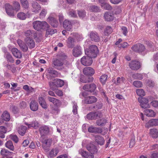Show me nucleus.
I'll use <instances>...</instances> for the list:
<instances>
[{
    "label": "nucleus",
    "instance_id": "obj_1",
    "mask_svg": "<svg viewBox=\"0 0 158 158\" xmlns=\"http://www.w3.org/2000/svg\"><path fill=\"white\" fill-rule=\"evenodd\" d=\"M66 58L67 56L64 53L61 54L58 56V58L53 60L52 66L58 70H62L64 68L63 66L64 64V61Z\"/></svg>",
    "mask_w": 158,
    "mask_h": 158
},
{
    "label": "nucleus",
    "instance_id": "obj_2",
    "mask_svg": "<svg viewBox=\"0 0 158 158\" xmlns=\"http://www.w3.org/2000/svg\"><path fill=\"white\" fill-rule=\"evenodd\" d=\"M98 49L95 45H91L89 48L85 50V53L86 55L92 58H95L98 52Z\"/></svg>",
    "mask_w": 158,
    "mask_h": 158
},
{
    "label": "nucleus",
    "instance_id": "obj_3",
    "mask_svg": "<svg viewBox=\"0 0 158 158\" xmlns=\"http://www.w3.org/2000/svg\"><path fill=\"white\" fill-rule=\"evenodd\" d=\"M32 24L34 28L38 31L41 29H45L49 27L48 24L45 21H36L33 22Z\"/></svg>",
    "mask_w": 158,
    "mask_h": 158
},
{
    "label": "nucleus",
    "instance_id": "obj_4",
    "mask_svg": "<svg viewBox=\"0 0 158 158\" xmlns=\"http://www.w3.org/2000/svg\"><path fill=\"white\" fill-rule=\"evenodd\" d=\"M102 114L100 111L96 112H92L88 114L87 118L90 120H95L98 118H101L102 117Z\"/></svg>",
    "mask_w": 158,
    "mask_h": 158
},
{
    "label": "nucleus",
    "instance_id": "obj_5",
    "mask_svg": "<svg viewBox=\"0 0 158 158\" xmlns=\"http://www.w3.org/2000/svg\"><path fill=\"white\" fill-rule=\"evenodd\" d=\"M133 51L139 53H142L145 50L144 46L141 44H137L134 45L131 47Z\"/></svg>",
    "mask_w": 158,
    "mask_h": 158
},
{
    "label": "nucleus",
    "instance_id": "obj_6",
    "mask_svg": "<svg viewBox=\"0 0 158 158\" xmlns=\"http://www.w3.org/2000/svg\"><path fill=\"white\" fill-rule=\"evenodd\" d=\"M88 131L90 133L95 134H100L102 135H105L106 133V132L102 133V128L92 126L89 127L88 128Z\"/></svg>",
    "mask_w": 158,
    "mask_h": 158
},
{
    "label": "nucleus",
    "instance_id": "obj_7",
    "mask_svg": "<svg viewBox=\"0 0 158 158\" xmlns=\"http://www.w3.org/2000/svg\"><path fill=\"white\" fill-rule=\"evenodd\" d=\"M92 62V58L88 56H84L81 59V64L85 66H88L91 65Z\"/></svg>",
    "mask_w": 158,
    "mask_h": 158
},
{
    "label": "nucleus",
    "instance_id": "obj_8",
    "mask_svg": "<svg viewBox=\"0 0 158 158\" xmlns=\"http://www.w3.org/2000/svg\"><path fill=\"white\" fill-rule=\"evenodd\" d=\"M138 101L140 103V105L142 108L145 109L150 107L149 104L148 103V100L147 99L139 97L138 98Z\"/></svg>",
    "mask_w": 158,
    "mask_h": 158
},
{
    "label": "nucleus",
    "instance_id": "obj_9",
    "mask_svg": "<svg viewBox=\"0 0 158 158\" xmlns=\"http://www.w3.org/2000/svg\"><path fill=\"white\" fill-rule=\"evenodd\" d=\"M129 66L131 69L137 70L140 68L141 65L139 62L136 60H133L129 63Z\"/></svg>",
    "mask_w": 158,
    "mask_h": 158
},
{
    "label": "nucleus",
    "instance_id": "obj_10",
    "mask_svg": "<svg viewBox=\"0 0 158 158\" xmlns=\"http://www.w3.org/2000/svg\"><path fill=\"white\" fill-rule=\"evenodd\" d=\"M79 153L80 154L82 157L85 158H94V155L93 153L88 152L82 149L79 150Z\"/></svg>",
    "mask_w": 158,
    "mask_h": 158
},
{
    "label": "nucleus",
    "instance_id": "obj_11",
    "mask_svg": "<svg viewBox=\"0 0 158 158\" xmlns=\"http://www.w3.org/2000/svg\"><path fill=\"white\" fill-rule=\"evenodd\" d=\"M89 37L91 41L95 42H98L100 40V37L98 34L96 32L92 31L90 32L89 34Z\"/></svg>",
    "mask_w": 158,
    "mask_h": 158
},
{
    "label": "nucleus",
    "instance_id": "obj_12",
    "mask_svg": "<svg viewBox=\"0 0 158 158\" xmlns=\"http://www.w3.org/2000/svg\"><path fill=\"white\" fill-rule=\"evenodd\" d=\"M96 85L94 83L84 85L83 89L84 90L89 91L90 92H94L96 89Z\"/></svg>",
    "mask_w": 158,
    "mask_h": 158
},
{
    "label": "nucleus",
    "instance_id": "obj_13",
    "mask_svg": "<svg viewBox=\"0 0 158 158\" xmlns=\"http://www.w3.org/2000/svg\"><path fill=\"white\" fill-rule=\"evenodd\" d=\"M5 8L7 14L9 16L14 15V10L12 6L9 3H7L5 5Z\"/></svg>",
    "mask_w": 158,
    "mask_h": 158
},
{
    "label": "nucleus",
    "instance_id": "obj_14",
    "mask_svg": "<svg viewBox=\"0 0 158 158\" xmlns=\"http://www.w3.org/2000/svg\"><path fill=\"white\" fill-rule=\"evenodd\" d=\"M83 72L85 75L90 76L93 75L95 73L94 70L90 67H86L84 68Z\"/></svg>",
    "mask_w": 158,
    "mask_h": 158
},
{
    "label": "nucleus",
    "instance_id": "obj_15",
    "mask_svg": "<svg viewBox=\"0 0 158 158\" xmlns=\"http://www.w3.org/2000/svg\"><path fill=\"white\" fill-rule=\"evenodd\" d=\"M39 131L41 136H45L48 134L49 131V129L47 126H43L40 127Z\"/></svg>",
    "mask_w": 158,
    "mask_h": 158
},
{
    "label": "nucleus",
    "instance_id": "obj_16",
    "mask_svg": "<svg viewBox=\"0 0 158 158\" xmlns=\"http://www.w3.org/2000/svg\"><path fill=\"white\" fill-rule=\"evenodd\" d=\"M52 140L51 139H45L42 142V147L46 152L48 151L49 148L52 143Z\"/></svg>",
    "mask_w": 158,
    "mask_h": 158
},
{
    "label": "nucleus",
    "instance_id": "obj_17",
    "mask_svg": "<svg viewBox=\"0 0 158 158\" xmlns=\"http://www.w3.org/2000/svg\"><path fill=\"white\" fill-rule=\"evenodd\" d=\"M104 18L106 21H112L114 19V14L110 12L107 11L104 14Z\"/></svg>",
    "mask_w": 158,
    "mask_h": 158
},
{
    "label": "nucleus",
    "instance_id": "obj_18",
    "mask_svg": "<svg viewBox=\"0 0 158 158\" xmlns=\"http://www.w3.org/2000/svg\"><path fill=\"white\" fill-rule=\"evenodd\" d=\"M73 54L75 57H78L82 54L81 47L80 46L77 45L73 49Z\"/></svg>",
    "mask_w": 158,
    "mask_h": 158
},
{
    "label": "nucleus",
    "instance_id": "obj_19",
    "mask_svg": "<svg viewBox=\"0 0 158 158\" xmlns=\"http://www.w3.org/2000/svg\"><path fill=\"white\" fill-rule=\"evenodd\" d=\"M26 44L30 49L34 48L35 46V43L33 40L29 37H26L25 39Z\"/></svg>",
    "mask_w": 158,
    "mask_h": 158
},
{
    "label": "nucleus",
    "instance_id": "obj_20",
    "mask_svg": "<svg viewBox=\"0 0 158 158\" xmlns=\"http://www.w3.org/2000/svg\"><path fill=\"white\" fill-rule=\"evenodd\" d=\"M86 148L87 150L91 152L94 154L97 153L98 152V149L93 144L90 143L87 145Z\"/></svg>",
    "mask_w": 158,
    "mask_h": 158
},
{
    "label": "nucleus",
    "instance_id": "obj_21",
    "mask_svg": "<svg viewBox=\"0 0 158 158\" xmlns=\"http://www.w3.org/2000/svg\"><path fill=\"white\" fill-rule=\"evenodd\" d=\"M32 11L35 13H38L39 11L41 9V6L36 1H33L32 2Z\"/></svg>",
    "mask_w": 158,
    "mask_h": 158
},
{
    "label": "nucleus",
    "instance_id": "obj_22",
    "mask_svg": "<svg viewBox=\"0 0 158 158\" xmlns=\"http://www.w3.org/2000/svg\"><path fill=\"white\" fill-rule=\"evenodd\" d=\"M97 101V98L94 96H88L85 99L84 102L86 104H90L96 102Z\"/></svg>",
    "mask_w": 158,
    "mask_h": 158
},
{
    "label": "nucleus",
    "instance_id": "obj_23",
    "mask_svg": "<svg viewBox=\"0 0 158 158\" xmlns=\"http://www.w3.org/2000/svg\"><path fill=\"white\" fill-rule=\"evenodd\" d=\"M11 52L13 55L17 58L20 59L22 57V54L20 51L17 48H14L11 49Z\"/></svg>",
    "mask_w": 158,
    "mask_h": 158
},
{
    "label": "nucleus",
    "instance_id": "obj_24",
    "mask_svg": "<svg viewBox=\"0 0 158 158\" xmlns=\"http://www.w3.org/2000/svg\"><path fill=\"white\" fill-rule=\"evenodd\" d=\"M17 42L21 49L24 52H26L28 50V47L26 44H24L23 41L20 39H18L17 41Z\"/></svg>",
    "mask_w": 158,
    "mask_h": 158
},
{
    "label": "nucleus",
    "instance_id": "obj_25",
    "mask_svg": "<svg viewBox=\"0 0 158 158\" xmlns=\"http://www.w3.org/2000/svg\"><path fill=\"white\" fill-rule=\"evenodd\" d=\"M59 152L58 148H56L51 150L49 152L48 155V158H52L56 156Z\"/></svg>",
    "mask_w": 158,
    "mask_h": 158
},
{
    "label": "nucleus",
    "instance_id": "obj_26",
    "mask_svg": "<svg viewBox=\"0 0 158 158\" xmlns=\"http://www.w3.org/2000/svg\"><path fill=\"white\" fill-rule=\"evenodd\" d=\"M30 106L31 109L33 111L37 110L38 108V104L35 100H32L31 101Z\"/></svg>",
    "mask_w": 158,
    "mask_h": 158
},
{
    "label": "nucleus",
    "instance_id": "obj_27",
    "mask_svg": "<svg viewBox=\"0 0 158 158\" xmlns=\"http://www.w3.org/2000/svg\"><path fill=\"white\" fill-rule=\"evenodd\" d=\"M48 20L53 27H56L58 26V22L54 18L52 17H49Z\"/></svg>",
    "mask_w": 158,
    "mask_h": 158
},
{
    "label": "nucleus",
    "instance_id": "obj_28",
    "mask_svg": "<svg viewBox=\"0 0 158 158\" xmlns=\"http://www.w3.org/2000/svg\"><path fill=\"white\" fill-rule=\"evenodd\" d=\"M63 26V27L68 31H69L72 28L71 22L67 19L64 22Z\"/></svg>",
    "mask_w": 158,
    "mask_h": 158
},
{
    "label": "nucleus",
    "instance_id": "obj_29",
    "mask_svg": "<svg viewBox=\"0 0 158 158\" xmlns=\"http://www.w3.org/2000/svg\"><path fill=\"white\" fill-rule=\"evenodd\" d=\"M149 134L153 138H156L158 137V130L155 128L151 129Z\"/></svg>",
    "mask_w": 158,
    "mask_h": 158
},
{
    "label": "nucleus",
    "instance_id": "obj_30",
    "mask_svg": "<svg viewBox=\"0 0 158 158\" xmlns=\"http://www.w3.org/2000/svg\"><path fill=\"white\" fill-rule=\"evenodd\" d=\"M94 78L92 77H83L80 79V81L84 83L92 82Z\"/></svg>",
    "mask_w": 158,
    "mask_h": 158
},
{
    "label": "nucleus",
    "instance_id": "obj_31",
    "mask_svg": "<svg viewBox=\"0 0 158 158\" xmlns=\"http://www.w3.org/2000/svg\"><path fill=\"white\" fill-rule=\"evenodd\" d=\"M38 101L40 105L44 109H46L48 107L47 104L44 98L40 97L38 98Z\"/></svg>",
    "mask_w": 158,
    "mask_h": 158
},
{
    "label": "nucleus",
    "instance_id": "obj_32",
    "mask_svg": "<svg viewBox=\"0 0 158 158\" xmlns=\"http://www.w3.org/2000/svg\"><path fill=\"white\" fill-rule=\"evenodd\" d=\"M27 130L26 127L24 126H21L19 127L18 131L19 135L23 136L26 133Z\"/></svg>",
    "mask_w": 158,
    "mask_h": 158
},
{
    "label": "nucleus",
    "instance_id": "obj_33",
    "mask_svg": "<svg viewBox=\"0 0 158 158\" xmlns=\"http://www.w3.org/2000/svg\"><path fill=\"white\" fill-rule=\"evenodd\" d=\"M2 117L3 120L6 121H9L10 118V114L7 111L3 112Z\"/></svg>",
    "mask_w": 158,
    "mask_h": 158
},
{
    "label": "nucleus",
    "instance_id": "obj_34",
    "mask_svg": "<svg viewBox=\"0 0 158 158\" xmlns=\"http://www.w3.org/2000/svg\"><path fill=\"white\" fill-rule=\"evenodd\" d=\"M48 72L50 74V76L53 77H56L60 76V74L58 72L55 70L52 69H48Z\"/></svg>",
    "mask_w": 158,
    "mask_h": 158
},
{
    "label": "nucleus",
    "instance_id": "obj_35",
    "mask_svg": "<svg viewBox=\"0 0 158 158\" xmlns=\"http://www.w3.org/2000/svg\"><path fill=\"white\" fill-rule=\"evenodd\" d=\"M7 129L6 127L4 126H0V137L3 138L5 137V134L6 132Z\"/></svg>",
    "mask_w": 158,
    "mask_h": 158
},
{
    "label": "nucleus",
    "instance_id": "obj_36",
    "mask_svg": "<svg viewBox=\"0 0 158 158\" xmlns=\"http://www.w3.org/2000/svg\"><path fill=\"white\" fill-rule=\"evenodd\" d=\"M95 140L96 143L101 145H103L104 143V140L103 138L99 135L95 137Z\"/></svg>",
    "mask_w": 158,
    "mask_h": 158
},
{
    "label": "nucleus",
    "instance_id": "obj_37",
    "mask_svg": "<svg viewBox=\"0 0 158 158\" xmlns=\"http://www.w3.org/2000/svg\"><path fill=\"white\" fill-rule=\"evenodd\" d=\"M74 39L71 37H69L68 39L67 46L69 48H72L74 46Z\"/></svg>",
    "mask_w": 158,
    "mask_h": 158
},
{
    "label": "nucleus",
    "instance_id": "obj_38",
    "mask_svg": "<svg viewBox=\"0 0 158 158\" xmlns=\"http://www.w3.org/2000/svg\"><path fill=\"white\" fill-rule=\"evenodd\" d=\"M106 120L104 118H102L98 119L96 121V123L97 125L99 126H102L106 123Z\"/></svg>",
    "mask_w": 158,
    "mask_h": 158
},
{
    "label": "nucleus",
    "instance_id": "obj_39",
    "mask_svg": "<svg viewBox=\"0 0 158 158\" xmlns=\"http://www.w3.org/2000/svg\"><path fill=\"white\" fill-rule=\"evenodd\" d=\"M5 146L10 150L13 151L15 150L13 143L10 140L7 141L5 143Z\"/></svg>",
    "mask_w": 158,
    "mask_h": 158
},
{
    "label": "nucleus",
    "instance_id": "obj_40",
    "mask_svg": "<svg viewBox=\"0 0 158 158\" xmlns=\"http://www.w3.org/2000/svg\"><path fill=\"white\" fill-rule=\"evenodd\" d=\"M145 114L148 117H154L156 115L155 113L152 110L146 109L145 110Z\"/></svg>",
    "mask_w": 158,
    "mask_h": 158
},
{
    "label": "nucleus",
    "instance_id": "obj_41",
    "mask_svg": "<svg viewBox=\"0 0 158 158\" xmlns=\"http://www.w3.org/2000/svg\"><path fill=\"white\" fill-rule=\"evenodd\" d=\"M12 152H10L8 150L2 149L1 151V154L3 157H6L8 155H10Z\"/></svg>",
    "mask_w": 158,
    "mask_h": 158
},
{
    "label": "nucleus",
    "instance_id": "obj_42",
    "mask_svg": "<svg viewBox=\"0 0 158 158\" xmlns=\"http://www.w3.org/2000/svg\"><path fill=\"white\" fill-rule=\"evenodd\" d=\"M148 123L151 126L158 125V119H152L149 120Z\"/></svg>",
    "mask_w": 158,
    "mask_h": 158
},
{
    "label": "nucleus",
    "instance_id": "obj_43",
    "mask_svg": "<svg viewBox=\"0 0 158 158\" xmlns=\"http://www.w3.org/2000/svg\"><path fill=\"white\" fill-rule=\"evenodd\" d=\"M90 9L91 11L94 12H99L101 10L99 7L95 5H92L90 6Z\"/></svg>",
    "mask_w": 158,
    "mask_h": 158
},
{
    "label": "nucleus",
    "instance_id": "obj_44",
    "mask_svg": "<svg viewBox=\"0 0 158 158\" xmlns=\"http://www.w3.org/2000/svg\"><path fill=\"white\" fill-rule=\"evenodd\" d=\"M45 29L46 30V35H52L56 32V29H53L49 28V26L48 28H46Z\"/></svg>",
    "mask_w": 158,
    "mask_h": 158
},
{
    "label": "nucleus",
    "instance_id": "obj_45",
    "mask_svg": "<svg viewBox=\"0 0 158 158\" xmlns=\"http://www.w3.org/2000/svg\"><path fill=\"white\" fill-rule=\"evenodd\" d=\"M60 111V110L57 106H54L51 109V113L54 114H58Z\"/></svg>",
    "mask_w": 158,
    "mask_h": 158
},
{
    "label": "nucleus",
    "instance_id": "obj_46",
    "mask_svg": "<svg viewBox=\"0 0 158 158\" xmlns=\"http://www.w3.org/2000/svg\"><path fill=\"white\" fill-rule=\"evenodd\" d=\"M13 6L14 10L16 11H18L20 8V5L19 2L14 1L13 2Z\"/></svg>",
    "mask_w": 158,
    "mask_h": 158
},
{
    "label": "nucleus",
    "instance_id": "obj_47",
    "mask_svg": "<svg viewBox=\"0 0 158 158\" xmlns=\"http://www.w3.org/2000/svg\"><path fill=\"white\" fill-rule=\"evenodd\" d=\"M101 6L105 10H110L112 9V7L109 4L106 3H104L101 4Z\"/></svg>",
    "mask_w": 158,
    "mask_h": 158
},
{
    "label": "nucleus",
    "instance_id": "obj_48",
    "mask_svg": "<svg viewBox=\"0 0 158 158\" xmlns=\"http://www.w3.org/2000/svg\"><path fill=\"white\" fill-rule=\"evenodd\" d=\"M48 99L49 102H52L54 105H56L59 102V100L58 99L49 96L48 97Z\"/></svg>",
    "mask_w": 158,
    "mask_h": 158
},
{
    "label": "nucleus",
    "instance_id": "obj_49",
    "mask_svg": "<svg viewBox=\"0 0 158 158\" xmlns=\"http://www.w3.org/2000/svg\"><path fill=\"white\" fill-rule=\"evenodd\" d=\"M55 82L58 87H61L64 85V81L62 80L57 79L56 80Z\"/></svg>",
    "mask_w": 158,
    "mask_h": 158
},
{
    "label": "nucleus",
    "instance_id": "obj_50",
    "mask_svg": "<svg viewBox=\"0 0 158 158\" xmlns=\"http://www.w3.org/2000/svg\"><path fill=\"white\" fill-rule=\"evenodd\" d=\"M21 3L23 7L25 9H27L29 7V4L27 0H20Z\"/></svg>",
    "mask_w": 158,
    "mask_h": 158
},
{
    "label": "nucleus",
    "instance_id": "obj_51",
    "mask_svg": "<svg viewBox=\"0 0 158 158\" xmlns=\"http://www.w3.org/2000/svg\"><path fill=\"white\" fill-rule=\"evenodd\" d=\"M132 77L136 79L141 80L143 78V75L141 73H135L132 75Z\"/></svg>",
    "mask_w": 158,
    "mask_h": 158
},
{
    "label": "nucleus",
    "instance_id": "obj_52",
    "mask_svg": "<svg viewBox=\"0 0 158 158\" xmlns=\"http://www.w3.org/2000/svg\"><path fill=\"white\" fill-rule=\"evenodd\" d=\"M6 67L8 69L10 70L13 73H15L16 71V67L14 64H7L6 65Z\"/></svg>",
    "mask_w": 158,
    "mask_h": 158
},
{
    "label": "nucleus",
    "instance_id": "obj_53",
    "mask_svg": "<svg viewBox=\"0 0 158 158\" xmlns=\"http://www.w3.org/2000/svg\"><path fill=\"white\" fill-rule=\"evenodd\" d=\"M28 127H33L35 129H37L39 127V123L37 121L32 122L30 124H27Z\"/></svg>",
    "mask_w": 158,
    "mask_h": 158
},
{
    "label": "nucleus",
    "instance_id": "obj_54",
    "mask_svg": "<svg viewBox=\"0 0 158 158\" xmlns=\"http://www.w3.org/2000/svg\"><path fill=\"white\" fill-rule=\"evenodd\" d=\"M77 14L79 17L81 19H83L86 15V12L84 10H78Z\"/></svg>",
    "mask_w": 158,
    "mask_h": 158
},
{
    "label": "nucleus",
    "instance_id": "obj_55",
    "mask_svg": "<svg viewBox=\"0 0 158 158\" xmlns=\"http://www.w3.org/2000/svg\"><path fill=\"white\" fill-rule=\"evenodd\" d=\"M10 109L14 114H17L19 111V109L18 108L17 106L14 105L10 106Z\"/></svg>",
    "mask_w": 158,
    "mask_h": 158
},
{
    "label": "nucleus",
    "instance_id": "obj_56",
    "mask_svg": "<svg viewBox=\"0 0 158 158\" xmlns=\"http://www.w3.org/2000/svg\"><path fill=\"white\" fill-rule=\"evenodd\" d=\"M112 31V29L111 27L107 26L105 29L104 32L106 35H108L111 33Z\"/></svg>",
    "mask_w": 158,
    "mask_h": 158
},
{
    "label": "nucleus",
    "instance_id": "obj_57",
    "mask_svg": "<svg viewBox=\"0 0 158 158\" xmlns=\"http://www.w3.org/2000/svg\"><path fill=\"white\" fill-rule=\"evenodd\" d=\"M17 17L20 19L24 20L26 18V15L23 12H20L18 14Z\"/></svg>",
    "mask_w": 158,
    "mask_h": 158
},
{
    "label": "nucleus",
    "instance_id": "obj_58",
    "mask_svg": "<svg viewBox=\"0 0 158 158\" xmlns=\"http://www.w3.org/2000/svg\"><path fill=\"white\" fill-rule=\"evenodd\" d=\"M49 84L50 88L53 90H55L58 87L55 81V82H50Z\"/></svg>",
    "mask_w": 158,
    "mask_h": 158
},
{
    "label": "nucleus",
    "instance_id": "obj_59",
    "mask_svg": "<svg viewBox=\"0 0 158 158\" xmlns=\"http://www.w3.org/2000/svg\"><path fill=\"white\" fill-rule=\"evenodd\" d=\"M49 84L50 88L53 90H55L58 87L55 81V82H50Z\"/></svg>",
    "mask_w": 158,
    "mask_h": 158
},
{
    "label": "nucleus",
    "instance_id": "obj_60",
    "mask_svg": "<svg viewBox=\"0 0 158 158\" xmlns=\"http://www.w3.org/2000/svg\"><path fill=\"white\" fill-rule=\"evenodd\" d=\"M136 93L137 94L140 96H144L145 94L143 89H137L136 90Z\"/></svg>",
    "mask_w": 158,
    "mask_h": 158
},
{
    "label": "nucleus",
    "instance_id": "obj_61",
    "mask_svg": "<svg viewBox=\"0 0 158 158\" xmlns=\"http://www.w3.org/2000/svg\"><path fill=\"white\" fill-rule=\"evenodd\" d=\"M107 78V76L106 74H104L101 76L100 78V81L104 84L106 82Z\"/></svg>",
    "mask_w": 158,
    "mask_h": 158
},
{
    "label": "nucleus",
    "instance_id": "obj_62",
    "mask_svg": "<svg viewBox=\"0 0 158 158\" xmlns=\"http://www.w3.org/2000/svg\"><path fill=\"white\" fill-rule=\"evenodd\" d=\"M6 56L7 61L12 63L14 62V60L13 58L10 53H7V55Z\"/></svg>",
    "mask_w": 158,
    "mask_h": 158
},
{
    "label": "nucleus",
    "instance_id": "obj_63",
    "mask_svg": "<svg viewBox=\"0 0 158 158\" xmlns=\"http://www.w3.org/2000/svg\"><path fill=\"white\" fill-rule=\"evenodd\" d=\"M133 85L136 87H141L142 86V83L139 81H135L133 83Z\"/></svg>",
    "mask_w": 158,
    "mask_h": 158
},
{
    "label": "nucleus",
    "instance_id": "obj_64",
    "mask_svg": "<svg viewBox=\"0 0 158 158\" xmlns=\"http://www.w3.org/2000/svg\"><path fill=\"white\" fill-rule=\"evenodd\" d=\"M33 33V31L31 30H28L24 32L25 35L27 37L30 38V37L32 36Z\"/></svg>",
    "mask_w": 158,
    "mask_h": 158
}]
</instances>
